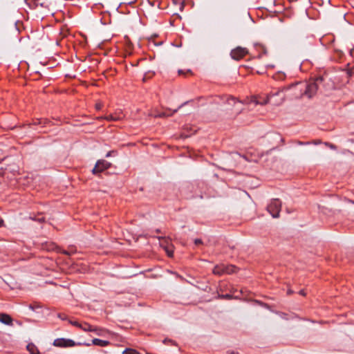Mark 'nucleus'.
<instances>
[{
    "mask_svg": "<svg viewBox=\"0 0 354 354\" xmlns=\"http://www.w3.org/2000/svg\"><path fill=\"white\" fill-rule=\"evenodd\" d=\"M166 115H166V113L163 112V113H162L159 114L158 116V117H165V116H166Z\"/></svg>",
    "mask_w": 354,
    "mask_h": 354,
    "instance_id": "a878e982",
    "label": "nucleus"
},
{
    "mask_svg": "<svg viewBox=\"0 0 354 354\" xmlns=\"http://www.w3.org/2000/svg\"><path fill=\"white\" fill-rule=\"evenodd\" d=\"M53 345L59 347H67L73 346L74 342L71 339H56L53 342Z\"/></svg>",
    "mask_w": 354,
    "mask_h": 354,
    "instance_id": "6e6552de",
    "label": "nucleus"
},
{
    "mask_svg": "<svg viewBox=\"0 0 354 354\" xmlns=\"http://www.w3.org/2000/svg\"><path fill=\"white\" fill-rule=\"evenodd\" d=\"M37 220L39 222H44V217L42 216H39L38 218H37Z\"/></svg>",
    "mask_w": 354,
    "mask_h": 354,
    "instance_id": "4be33fe9",
    "label": "nucleus"
},
{
    "mask_svg": "<svg viewBox=\"0 0 354 354\" xmlns=\"http://www.w3.org/2000/svg\"><path fill=\"white\" fill-rule=\"evenodd\" d=\"M227 103L230 104V105H234V104L236 103V100L233 97H231V98H228L227 100Z\"/></svg>",
    "mask_w": 354,
    "mask_h": 354,
    "instance_id": "dca6fc26",
    "label": "nucleus"
},
{
    "mask_svg": "<svg viewBox=\"0 0 354 354\" xmlns=\"http://www.w3.org/2000/svg\"><path fill=\"white\" fill-rule=\"evenodd\" d=\"M297 143H298L299 145H306V143L302 142H300V141H298V142H297ZM308 143H309V142H306V145H307V144H308Z\"/></svg>",
    "mask_w": 354,
    "mask_h": 354,
    "instance_id": "bb28decb",
    "label": "nucleus"
},
{
    "mask_svg": "<svg viewBox=\"0 0 354 354\" xmlns=\"http://www.w3.org/2000/svg\"><path fill=\"white\" fill-rule=\"evenodd\" d=\"M299 294L303 295V296H305L306 295V292L304 290H301L299 291Z\"/></svg>",
    "mask_w": 354,
    "mask_h": 354,
    "instance_id": "5701e85b",
    "label": "nucleus"
},
{
    "mask_svg": "<svg viewBox=\"0 0 354 354\" xmlns=\"http://www.w3.org/2000/svg\"><path fill=\"white\" fill-rule=\"evenodd\" d=\"M236 268L232 265H216L213 269V273L216 275H222L223 274H232L236 272Z\"/></svg>",
    "mask_w": 354,
    "mask_h": 354,
    "instance_id": "20e7f679",
    "label": "nucleus"
},
{
    "mask_svg": "<svg viewBox=\"0 0 354 354\" xmlns=\"http://www.w3.org/2000/svg\"><path fill=\"white\" fill-rule=\"evenodd\" d=\"M248 53V51L246 48L239 46V47L232 50V51L230 53V55L233 59L240 60Z\"/></svg>",
    "mask_w": 354,
    "mask_h": 354,
    "instance_id": "39448f33",
    "label": "nucleus"
},
{
    "mask_svg": "<svg viewBox=\"0 0 354 354\" xmlns=\"http://www.w3.org/2000/svg\"><path fill=\"white\" fill-rule=\"evenodd\" d=\"M70 323L73 325V326H75L76 327H78L80 328V324L81 323H79L77 321H70Z\"/></svg>",
    "mask_w": 354,
    "mask_h": 354,
    "instance_id": "f3484780",
    "label": "nucleus"
},
{
    "mask_svg": "<svg viewBox=\"0 0 354 354\" xmlns=\"http://www.w3.org/2000/svg\"><path fill=\"white\" fill-rule=\"evenodd\" d=\"M80 328L84 331L94 332L96 335H100V332L102 331V329L95 327V326H93L86 322H84V323L81 324Z\"/></svg>",
    "mask_w": 354,
    "mask_h": 354,
    "instance_id": "1a4fd4ad",
    "label": "nucleus"
},
{
    "mask_svg": "<svg viewBox=\"0 0 354 354\" xmlns=\"http://www.w3.org/2000/svg\"><path fill=\"white\" fill-rule=\"evenodd\" d=\"M172 1L174 2V3L177 4V1L176 0H172Z\"/></svg>",
    "mask_w": 354,
    "mask_h": 354,
    "instance_id": "72a5a7b5",
    "label": "nucleus"
},
{
    "mask_svg": "<svg viewBox=\"0 0 354 354\" xmlns=\"http://www.w3.org/2000/svg\"><path fill=\"white\" fill-rule=\"evenodd\" d=\"M122 354H140V353L134 349L127 348L122 352Z\"/></svg>",
    "mask_w": 354,
    "mask_h": 354,
    "instance_id": "ddd939ff",
    "label": "nucleus"
},
{
    "mask_svg": "<svg viewBox=\"0 0 354 354\" xmlns=\"http://www.w3.org/2000/svg\"><path fill=\"white\" fill-rule=\"evenodd\" d=\"M326 79L319 76L315 79H310L308 82H302L303 84H300L299 88L300 90H304L305 96L308 98H312L316 93L319 86L324 84Z\"/></svg>",
    "mask_w": 354,
    "mask_h": 354,
    "instance_id": "f03ea898",
    "label": "nucleus"
},
{
    "mask_svg": "<svg viewBox=\"0 0 354 354\" xmlns=\"http://www.w3.org/2000/svg\"><path fill=\"white\" fill-rule=\"evenodd\" d=\"M111 119L115 120L112 116H110Z\"/></svg>",
    "mask_w": 354,
    "mask_h": 354,
    "instance_id": "4c0bfd02",
    "label": "nucleus"
},
{
    "mask_svg": "<svg viewBox=\"0 0 354 354\" xmlns=\"http://www.w3.org/2000/svg\"><path fill=\"white\" fill-rule=\"evenodd\" d=\"M178 108L177 109L174 110V111H173V113H176V112L178 111Z\"/></svg>",
    "mask_w": 354,
    "mask_h": 354,
    "instance_id": "f704fd0d",
    "label": "nucleus"
},
{
    "mask_svg": "<svg viewBox=\"0 0 354 354\" xmlns=\"http://www.w3.org/2000/svg\"><path fill=\"white\" fill-rule=\"evenodd\" d=\"M184 6H185V2L182 1L181 2V6H180V10H183Z\"/></svg>",
    "mask_w": 354,
    "mask_h": 354,
    "instance_id": "b1692460",
    "label": "nucleus"
},
{
    "mask_svg": "<svg viewBox=\"0 0 354 354\" xmlns=\"http://www.w3.org/2000/svg\"><path fill=\"white\" fill-rule=\"evenodd\" d=\"M325 144H326V145L328 146L331 149H336V147L333 144H330L328 142H326Z\"/></svg>",
    "mask_w": 354,
    "mask_h": 354,
    "instance_id": "412c9836",
    "label": "nucleus"
},
{
    "mask_svg": "<svg viewBox=\"0 0 354 354\" xmlns=\"http://www.w3.org/2000/svg\"><path fill=\"white\" fill-rule=\"evenodd\" d=\"M178 73H179L180 75H185V72L184 71H183V70H179V71H178Z\"/></svg>",
    "mask_w": 354,
    "mask_h": 354,
    "instance_id": "393cba45",
    "label": "nucleus"
},
{
    "mask_svg": "<svg viewBox=\"0 0 354 354\" xmlns=\"http://www.w3.org/2000/svg\"><path fill=\"white\" fill-rule=\"evenodd\" d=\"M285 73L282 72H279L274 75V78L278 80H282L285 78Z\"/></svg>",
    "mask_w": 354,
    "mask_h": 354,
    "instance_id": "4468645a",
    "label": "nucleus"
},
{
    "mask_svg": "<svg viewBox=\"0 0 354 354\" xmlns=\"http://www.w3.org/2000/svg\"><path fill=\"white\" fill-rule=\"evenodd\" d=\"M231 354H237V353L233 351L231 353Z\"/></svg>",
    "mask_w": 354,
    "mask_h": 354,
    "instance_id": "e433bc0d",
    "label": "nucleus"
},
{
    "mask_svg": "<svg viewBox=\"0 0 354 354\" xmlns=\"http://www.w3.org/2000/svg\"><path fill=\"white\" fill-rule=\"evenodd\" d=\"M284 100H285V96L283 95V96H282V97H281L280 100H279V101H278V102H275V104H276L277 105H279V104H281L284 101Z\"/></svg>",
    "mask_w": 354,
    "mask_h": 354,
    "instance_id": "6ab92c4d",
    "label": "nucleus"
},
{
    "mask_svg": "<svg viewBox=\"0 0 354 354\" xmlns=\"http://www.w3.org/2000/svg\"><path fill=\"white\" fill-rule=\"evenodd\" d=\"M187 73H191V71H190V70H187Z\"/></svg>",
    "mask_w": 354,
    "mask_h": 354,
    "instance_id": "c9c22d12",
    "label": "nucleus"
},
{
    "mask_svg": "<svg viewBox=\"0 0 354 354\" xmlns=\"http://www.w3.org/2000/svg\"><path fill=\"white\" fill-rule=\"evenodd\" d=\"M194 243H195L196 245H200V244H202V243H203V241H202V240H201V239H195V240H194Z\"/></svg>",
    "mask_w": 354,
    "mask_h": 354,
    "instance_id": "aec40b11",
    "label": "nucleus"
},
{
    "mask_svg": "<svg viewBox=\"0 0 354 354\" xmlns=\"http://www.w3.org/2000/svg\"><path fill=\"white\" fill-rule=\"evenodd\" d=\"M281 208V202L278 198H274L271 200L270 203L267 207L268 212L272 215L273 218H279V212Z\"/></svg>",
    "mask_w": 354,
    "mask_h": 354,
    "instance_id": "7ed1b4c3",
    "label": "nucleus"
},
{
    "mask_svg": "<svg viewBox=\"0 0 354 354\" xmlns=\"http://www.w3.org/2000/svg\"><path fill=\"white\" fill-rule=\"evenodd\" d=\"M162 241L160 242V246L164 248L167 255L170 257H173V245L170 243L169 240L166 238H162Z\"/></svg>",
    "mask_w": 354,
    "mask_h": 354,
    "instance_id": "0eeeda50",
    "label": "nucleus"
},
{
    "mask_svg": "<svg viewBox=\"0 0 354 354\" xmlns=\"http://www.w3.org/2000/svg\"><path fill=\"white\" fill-rule=\"evenodd\" d=\"M303 84L302 82H297L294 84H291L287 86H284V87H282L279 89H278L277 91H276L275 92H272L270 94H269L266 99H265L263 101H259L257 99L256 97H253L251 98V100H250L249 102V104L250 105H252V104H261V105H264V104H266L270 99L274 96H277V95H279L280 93H283L285 91H291V93H290V97L291 98H300L303 96L305 95V93H304V90L303 89H299V88H300L299 85Z\"/></svg>",
    "mask_w": 354,
    "mask_h": 354,
    "instance_id": "f257e3e1",
    "label": "nucleus"
},
{
    "mask_svg": "<svg viewBox=\"0 0 354 354\" xmlns=\"http://www.w3.org/2000/svg\"><path fill=\"white\" fill-rule=\"evenodd\" d=\"M26 348L30 354H39L37 347L32 343H29Z\"/></svg>",
    "mask_w": 354,
    "mask_h": 354,
    "instance_id": "9b49d317",
    "label": "nucleus"
},
{
    "mask_svg": "<svg viewBox=\"0 0 354 354\" xmlns=\"http://www.w3.org/2000/svg\"><path fill=\"white\" fill-rule=\"evenodd\" d=\"M185 104H186V102L183 103V104H182V105H180V106L178 107V109H180V107H182V106H183V105H185Z\"/></svg>",
    "mask_w": 354,
    "mask_h": 354,
    "instance_id": "473e14b6",
    "label": "nucleus"
},
{
    "mask_svg": "<svg viewBox=\"0 0 354 354\" xmlns=\"http://www.w3.org/2000/svg\"><path fill=\"white\" fill-rule=\"evenodd\" d=\"M110 166V162L104 160H100L96 162L94 168L92 170V172L93 174L100 173L104 170L108 169Z\"/></svg>",
    "mask_w": 354,
    "mask_h": 354,
    "instance_id": "423d86ee",
    "label": "nucleus"
},
{
    "mask_svg": "<svg viewBox=\"0 0 354 354\" xmlns=\"http://www.w3.org/2000/svg\"><path fill=\"white\" fill-rule=\"evenodd\" d=\"M62 252L66 255H71V254L75 252V250H71V251L64 250Z\"/></svg>",
    "mask_w": 354,
    "mask_h": 354,
    "instance_id": "a211bd4d",
    "label": "nucleus"
},
{
    "mask_svg": "<svg viewBox=\"0 0 354 354\" xmlns=\"http://www.w3.org/2000/svg\"><path fill=\"white\" fill-rule=\"evenodd\" d=\"M3 221L1 218H0V227H1L3 225Z\"/></svg>",
    "mask_w": 354,
    "mask_h": 354,
    "instance_id": "c85d7f7f",
    "label": "nucleus"
},
{
    "mask_svg": "<svg viewBox=\"0 0 354 354\" xmlns=\"http://www.w3.org/2000/svg\"><path fill=\"white\" fill-rule=\"evenodd\" d=\"M155 73L153 71H149L145 74V77H143V81H145L147 78H150L152 77Z\"/></svg>",
    "mask_w": 354,
    "mask_h": 354,
    "instance_id": "2eb2a0df",
    "label": "nucleus"
},
{
    "mask_svg": "<svg viewBox=\"0 0 354 354\" xmlns=\"http://www.w3.org/2000/svg\"><path fill=\"white\" fill-rule=\"evenodd\" d=\"M185 104H186V102L183 103V104H182V105H180V106L178 107V109H180V107H182V106H183V105H185Z\"/></svg>",
    "mask_w": 354,
    "mask_h": 354,
    "instance_id": "2f4dec72",
    "label": "nucleus"
},
{
    "mask_svg": "<svg viewBox=\"0 0 354 354\" xmlns=\"http://www.w3.org/2000/svg\"><path fill=\"white\" fill-rule=\"evenodd\" d=\"M16 322H17V324L18 325H19V326H21V325H22L21 322H19V321H17Z\"/></svg>",
    "mask_w": 354,
    "mask_h": 354,
    "instance_id": "c756f323",
    "label": "nucleus"
},
{
    "mask_svg": "<svg viewBox=\"0 0 354 354\" xmlns=\"http://www.w3.org/2000/svg\"><path fill=\"white\" fill-rule=\"evenodd\" d=\"M111 153H112V151H109V152L106 153V157H109V156H111Z\"/></svg>",
    "mask_w": 354,
    "mask_h": 354,
    "instance_id": "cd10ccee",
    "label": "nucleus"
},
{
    "mask_svg": "<svg viewBox=\"0 0 354 354\" xmlns=\"http://www.w3.org/2000/svg\"><path fill=\"white\" fill-rule=\"evenodd\" d=\"M93 343L95 345L100 346H105L109 344V342L105 340H102L100 339H93Z\"/></svg>",
    "mask_w": 354,
    "mask_h": 354,
    "instance_id": "f8f14e48",
    "label": "nucleus"
},
{
    "mask_svg": "<svg viewBox=\"0 0 354 354\" xmlns=\"http://www.w3.org/2000/svg\"><path fill=\"white\" fill-rule=\"evenodd\" d=\"M321 142L319 140H317V141H315L314 143L315 145H317V144H319Z\"/></svg>",
    "mask_w": 354,
    "mask_h": 354,
    "instance_id": "7c9ffc66",
    "label": "nucleus"
},
{
    "mask_svg": "<svg viewBox=\"0 0 354 354\" xmlns=\"http://www.w3.org/2000/svg\"><path fill=\"white\" fill-rule=\"evenodd\" d=\"M0 322L8 326L13 325L12 318L8 314L0 313Z\"/></svg>",
    "mask_w": 354,
    "mask_h": 354,
    "instance_id": "9d476101",
    "label": "nucleus"
}]
</instances>
